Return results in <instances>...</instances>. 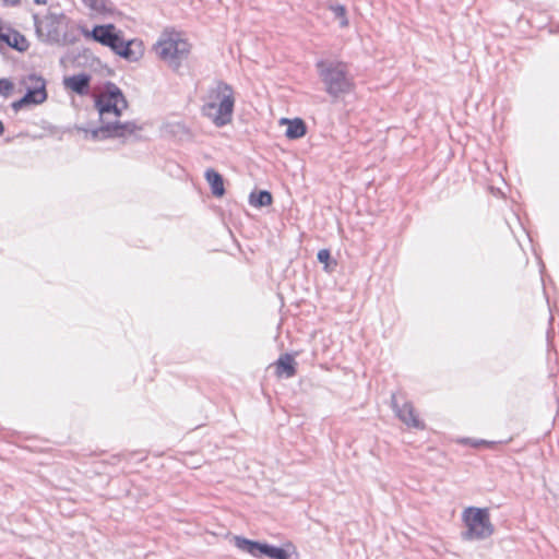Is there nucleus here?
<instances>
[{
  "label": "nucleus",
  "mask_w": 559,
  "mask_h": 559,
  "mask_svg": "<svg viewBox=\"0 0 559 559\" xmlns=\"http://www.w3.org/2000/svg\"><path fill=\"white\" fill-rule=\"evenodd\" d=\"M234 107V90L230 85L221 81L207 91L201 112L216 127H224L231 122Z\"/></svg>",
  "instance_id": "f257e3e1"
},
{
  "label": "nucleus",
  "mask_w": 559,
  "mask_h": 559,
  "mask_svg": "<svg viewBox=\"0 0 559 559\" xmlns=\"http://www.w3.org/2000/svg\"><path fill=\"white\" fill-rule=\"evenodd\" d=\"M86 35L91 36L95 41L109 47L128 61H136L142 56L141 44L135 40H126L122 32L112 24L97 25Z\"/></svg>",
  "instance_id": "f03ea898"
},
{
  "label": "nucleus",
  "mask_w": 559,
  "mask_h": 559,
  "mask_svg": "<svg viewBox=\"0 0 559 559\" xmlns=\"http://www.w3.org/2000/svg\"><path fill=\"white\" fill-rule=\"evenodd\" d=\"M318 74L324 84V91L332 97L338 98L349 94L354 88L353 78L347 66L338 61L320 60L316 64Z\"/></svg>",
  "instance_id": "7ed1b4c3"
},
{
  "label": "nucleus",
  "mask_w": 559,
  "mask_h": 559,
  "mask_svg": "<svg viewBox=\"0 0 559 559\" xmlns=\"http://www.w3.org/2000/svg\"><path fill=\"white\" fill-rule=\"evenodd\" d=\"M155 52L169 67L177 70L190 53L191 45L176 31H165L156 43Z\"/></svg>",
  "instance_id": "20e7f679"
},
{
  "label": "nucleus",
  "mask_w": 559,
  "mask_h": 559,
  "mask_svg": "<svg viewBox=\"0 0 559 559\" xmlns=\"http://www.w3.org/2000/svg\"><path fill=\"white\" fill-rule=\"evenodd\" d=\"M95 106L100 122H112L128 107V102L119 87L109 84L107 90L96 98Z\"/></svg>",
  "instance_id": "39448f33"
},
{
  "label": "nucleus",
  "mask_w": 559,
  "mask_h": 559,
  "mask_svg": "<svg viewBox=\"0 0 559 559\" xmlns=\"http://www.w3.org/2000/svg\"><path fill=\"white\" fill-rule=\"evenodd\" d=\"M20 84L25 88V95L12 103V109L17 112L19 110L33 106L40 105L47 100L46 80L35 73L23 76Z\"/></svg>",
  "instance_id": "423d86ee"
},
{
  "label": "nucleus",
  "mask_w": 559,
  "mask_h": 559,
  "mask_svg": "<svg viewBox=\"0 0 559 559\" xmlns=\"http://www.w3.org/2000/svg\"><path fill=\"white\" fill-rule=\"evenodd\" d=\"M234 543L239 550L247 552L254 558L266 557L270 559H292V554L286 549L272 546L266 543L251 540L242 536H235Z\"/></svg>",
  "instance_id": "0eeeda50"
},
{
  "label": "nucleus",
  "mask_w": 559,
  "mask_h": 559,
  "mask_svg": "<svg viewBox=\"0 0 559 559\" xmlns=\"http://www.w3.org/2000/svg\"><path fill=\"white\" fill-rule=\"evenodd\" d=\"M465 523L468 527L465 537L469 539H484L492 532L488 511L479 508H468L464 512Z\"/></svg>",
  "instance_id": "6e6552de"
},
{
  "label": "nucleus",
  "mask_w": 559,
  "mask_h": 559,
  "mask_svg": "<svg viewBox=\"0 0 559 559\" xmlns=\"http://www.w3.org/2000/svg\"><path fill=\"white\" fill-rule=\"evenodd\" d=\"M391 405L395 415L405 425L417 429L424 428L423 421L418 418L414 406L409 402H404L402 405H400L397 396L392 394Z\"/></svg>",
  "instance_id": "1a4fd4ad"
},
{
  "label": "nucleus",
  "mask_w": 559,
  "mask_h": 559,
  "mask_svg": "<svg viewBox=\"0 0 559 559\" xmlns=\"http://www.w3.org/2000/svg\"><path fill=\"white\" fill-rule=\"evenodd\" d=\"M91 76L85 73H80L63 79V86L78 95H86L90 92Z\"/></svg>",
  "instance_id": "9d476101"
},
{
  "label": "nucleus",
  "mask_w": 559,
  "mask_h": 559,
  "mask_svg": "<svg viewBox=\"0 0 559 559\" xmlns=\"http://www.w3.org/2000/svg\"><path fill=\"white\" fill-rule=\"evenodd\" d=\"M0 40L8 44L10 47L15 48L20 51L25 49V38L20 33L10 28H0Z\"/></svg>",
  "instance_id": "9b49d317"
},
{
  "label": "nucleus",
  "mask_w": 559,
  "mask_h": 559,
  "mask_svg": "<svg viewBox=\"0 0 559 559\" xmlns=\"http://www.w3.org/2000/svg\"><path fill=\"white\" fill-rule=\"evenodd\" d=\"M110 128V138H124L127 135L133 134L138 128V126L134 122H119L118 119L109 122Z\"/></svg>",
  "instance_id": "f8f14e48"
},
{
  "label": "nucleus",
  "mask_w": 559,
  "mask_h": 559,
  "mask_svg": "<svg viewBox=\"0 0 559 559\" xmlns=\"http://www.w3.org/2000/svg\"><path fill=\"white\" fill-rule=\"evenodd\" d=\"M93 15H106L114 11V4L109 0H82Z\"/></svg>",
  "instance_id": "ddd939ff"
},
{
  "label": "nucleus",
  "mask_w": 559,
  "mask_h": 559,
  "mask_svg": "<svg viewBox=\"0 0 559 559\" xmlns=\"http://www.w3.org/2000/svg\"><path fill=\"white\" fill-rule=\"evenodd\" d=\"M281 122L287 124L285 135L290 140L299 139L306 133V124L301 119L288 120L283 118Z\"/></svg>",
  "instance_id": "4468645a"
},
{
  "label": "nucleus",
  "mask_w": 559,
  "mask_h": 559,
  "mask_svg": "<svg viewBox=\"0 0 559 559\" xmlns=\"http://www.w3.org/2000/svg\"><path fill=\"white\" fill-rule=\"evenodd\" d=\"M205 178L215 197H222L225 193L223 177L217 171L214 169H207L205 171Z\"/></svg>",
  "instance_id": "2eb2a0df"
},
{
  "label": "nucleus",
  "mask_w": 559,
  "mask_h": 559,
  "mask_svg": "<svg viewBox=\"0 0 559 559\" xmlns=\"http://www.w3.org/2000/svg\"><path fill=\"white\" fill-rule=\"evenodd\" d=\"M295 361L294 358L285 354L280 357V359L276 362V372L278 376L285 374L286 378H290L295 374Z\"/></svg>",
  "instance_id": "dca6fc26"
},
{
  "label": "nucleus",
  "mask_w": 559,
  "mask_h": 559,
  "mask_svg": "<svg viewBox=\"0 0 559 559\" xmlns=\"http://www.w3.org/2000/svg\"><path fill=\"white\" fill-rule=\"evenodd\" d=\"M250 203L253 206H267L272 203V194L269 191H260L257 195L251 193Z\"/></svg>",
  "instance_id": "f3484780"
},
{
  "label": "nucleus",
  "mask_w": 559,
  "mask_h": 559,
  "mask_svg": "<svg viewBox=\"0 0 559 559\" xmlns=\"http://www.w3.org/2000/svg\"><path fill=\"white\" fill-rule=\"evenodd\" d=\"M330 10L334 13L335 19L340 20V26L346 27L348 20L346 17V9L342 4H334L330 7Z\"/></svg>",
  "instance_id": "a211bd4d"
},
{
  "label": "nucleus",
  "mask_w": 559,
  "mask_h": 559,
  "mask_svg": "<svg viewBox=\"0 0 559 559\" xmlns=\"http://www.w3.org/2000/svg\"><path fill=\"white\" fill-rule=\"evenodd\" d=\"M102 126L90 132L93 140L110 138L109 122H100Z\"/></svg>",
  "instance_id": "6ab92c4d"
},
{
  "label": "nucleus",
  "mask_w": 559,
  "mask_h": 559,
  "mask_svg": "<svg viewBox=\"0 0 559 559\" xmlns=\"http://www.w3.org/2000/svg\"><path fill=\"white\" fill-rule=\"evenodd\" d=\"M14 91V84L9 79H0V95L9 97Z\"/></svg>",
  "instance_id": "aec40b11"
},
{
  "label": "nucleus",
  "mask_w": 559,
  "mask_h": 559,
  "mask_svg": "<svg viewBox=\"0 0 559 559\" xmlns=\"http://www.w3.org/2000/svg\"><path fill=\"white\" fill-rule=\"evenodd\" d=\"M317 258L321 263H324L325 269H328V262L331 259L330 251L328 249H321L319 250Z\"/></svg>",
  "instance_id": "412c9836"
},
{
  "label": "nucleus",
  "mask_w": 559,
  "mask_h": 559,
  "mask_svg": "<svg viewBox=\"0 0 559 559\" xmlns=\"http://www.w3.org/2000/svg\"><path fill=\"white\" fill-rule=\"evenodd\" d=\"M5 5H16L20 0H1Z\"/></svg>",
  "instance_id": "4be33fe9"
},
{
  "label": "nucleus",
  "mask_w": 559,
  "mask_h": 559,
  "mask_svg": "<svg viewBox=\"0 0 559 559\" xmlns=\"http://www.w3.org/2000/svg\"><path fill=\"white\" fill-rule=\"evenodd\" d=\"M3 132H4V127H3L2 121L0 120V135L3 134Z\"/></svg>",
  "instance_id": "5701e85b"
},
{
  "label": "nucleus",
  "mask_w": 559,
  "mask_h": 559,
  "mask_svg": "<svg viewBox=\"0 0 559 559\" xmlns=\"http://www.w3.org/2000/svg\"><path fill=\"white\" fill-rule=\"evenodd\" d=\"M35 2L37 4H45L47 2V0H35Z\"/></svg>",
  "instance_id": "b1692460"
}]
</instances>
